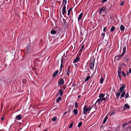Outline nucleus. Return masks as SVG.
<instances>
[{"label": "nucleus", "mask_w": 131, "mask_h": 131, "mask_svg": "<svg viewBox=\"0 0 131 131\" xmlns=\"http://www.w3.org/2000/svg\"><path fill=\"white\" fill-rule=\"evenodd\" d=\"M92 108L91 106H89L88 107H87V105L85 106L83 108L84 114L86 115L87 113H89Z\"/></svg>", "instance_id": "f257e3e1"}, {"label": "nucleus", "mask_w": 131, "mask_h": 131, "mask_svg": "<svg viewBox=\"0 0 131 131\" xmlns=\"http://www.w3.org/2000/svg\"><path fill=\"white\" fill-rule=\"evenodd\" d=\"M126 51V48H125H125H124L123 49V51L122 54L121 55H117V56H118V57L119 58H120V59H121L123 57Z\"/></svg>", "instance_id": "f03ea898"}, {"label": "nucleus", "mask_w": 131, "mask_h": 131, "mask_svg": "<svg viewBox=\"0 0 131 131\" xmlns=\"http://www.w3.org/2000/svg\"><path fill=\"white\" fill-rule=\"evenodd\" d=\"M64 83V81L62 79H60L58 81V84L60 85H63Z\"/></svg>", "instance_id": "7ed1b4c3"}, {"label": "nucleus", "mask_w": 131, "mask_h": 131, "mask_svg": "<svg viewBox=\"0 0 131 131\" xmlns=\"http://www.w3.org/2000/svg\"><path fill=\"white\" fill-rule=\"evenodd\" d=\"M94 60L92 61L90 63V67L91 69L93 68L94 66Z\"/></svg>", "instance_id": "20e7f679"}, {"label": "nucleus", "mask_w": 131, "mask_h": 131, "mask_svg": "<svg viewBox=\"0 0 131 131\" xmlns=\"http://www.w3.org/2000/svg\"><path fill=\"white\" fill-rule=\"evenodd\" d=\"M100 11L99 12L100 14H101L103 11H104L105 9V8L104 7H102L101 8H100Z\"/></svg>", "instance_id": "39448f33"}, {"label": "nucleus", "mask_w": 131, "mask_h": 131, "mask_svg": "<svg viewBox=\"0 0 131 131\" xmlns=\"http://www.w3.org/2000/svg\"><path fill=\"white\" fill-rule=\"evenodd\" d=\"M63 9H62V14L63 15H64L65 13L66 12V6L65 5L63 7Z\"/></svg>", "instance_id": "423d86ee"}, {"label": "nucleus", "mask_w": 131, "mask_h": 131, "mask_svg": "<svg viewBox=\"0 0 131 131\" xmlns=\"http://www.w3.org/2000/svg\"><path fill=\"white\" fill-rule=\"evenodd\" d=\"M102 100L101 98L98 99L96 101V104H99L100 103H101L102 102Z\"/></svg>", "instance_id": "0eeeda50"}, {"label": "nucleus", "mask_w": 131, "mask_h": 131, "mask_svg": "<svg viewBox=\"0 0 131 131\" xmlns=\"http://www.w3.org/2000/svg\"><path fill=\"white\" fill-rule=\"evenodd\" d=\"M80 58L79 57H77L74 60L73 63H75L78 62Z\"/></svg>", "instance_id": "6e6552de"}, {"label": "nucleus", "mask_w": 131, "mask_h": 131, "mask_svg": "<svg viewBox=\"0 0 131 131\" xmlns=\"http://www.w3.org/2000/svg\"><path fill=\"white\" fill-rule=\"evenodd\" d=\"M61 62V64L60 65V71H62V69L63 67V61L62 59H61V60L60 61V62Z\"/></svg>", "instance_id": "1a4fd4ad"}, {"label": "nucleus", "mask_w": 131, "mask_h": 131, "mask_svg": "<svg viewBox=\"0 0 131 131\" xmlns=\"http://www.w3.org/2000/svg\"><path fill=\"white\" fill-rule=\"evenodd\" d=\"M16 119L18 120H20L21 119V115H19L16 116Z\"/></svg>", "instance_id": "9d476101"}, {"label": "nucleus", "mask_w": 131, "mask_h": 131, "mask_svg": "<svg viewBox=\"0 0 131 131\" xmlns=\"http://www.w3.org/2000/svg\"><path fill=\"white\" fill-rule=\"evenodd\" d=\"M121 68L119 67H118V75L121 74Z\"/></svg>", "instance_id": "9b49d317"}, {"label": "nucleus", "mask_w": 131, "mask_h": 131, "mask_svg": "<svg viewBox=\"0 0 131 131\" xmlns=\"http://www.w3.org/2000/svg\"><path fill=\"white\" fill-rule=\"evenodd\" d=\"M125 85H123L120 88L119 91H123V90L125 88Z\"/></svg>", "instance_id": "f8f14e48"}, {"label": "nucleus", "mask_w": 131, "mask_h": 131, "mask_svg": "<svg viewBox=\"0 0 131 131\" xmlns=\"http://www.w3.org/2000/svg\"><path fill=\"white\" fill-rule=\"evenodd\" d=\"M58 93L60 94V96L62 95L63 94V91L62 90H59Z\"/></svg>", "instance_id": "ddd939ff"}, {"label": "nucleus", "mask_w": 131, "mask_h": 131, "mask_svg": "<svg viewBox=\"0 0 131 131\" xmlns=\"http://www.w3.org/2000/svg\"><path fill=\"white\" fill-rule=\"evenodd\" d=\"M125 27L124 26L122 25H121L120 28L121 30L122 31L123 30L125 29Z\"/></svg>", "instance_id": "4468645a"}, {"label": "nucleus", "mask_w": 131, "mask_h": 131, "mask_svg": "<svg viewBox=\"0 0 131 131\" xmlns=\"http://www.w3.org/2000/svg\"><path fill=\"white\" fill-rule=\"evenodd\" d=\"M83 15V14L82 13H81L79 15V16L78 18V20L79 21L81 19L82 17V16Z\"/></svg>", "instance_id": "2eb2a0df"}, {"label": "nucleus", "mask_w": 131, "mask_h": 131, "mask_svg": "<svg viewBox=\"0 0 131 131\" xmlns=\"http://www.w3.org/2000/svg\"><path fill=\"white\" fill-rule=\"evenodd\" d=\"M105 95V94H101L99 95V97L100 98H102Z\"/></svg>", "instance_id": "dca6fc26"}, {"label": "nucleus", "mask_w": 131, "mask_h": 131, "mask_svg": "<svg viewBox=\"0 0 131 131\" xmlns=\"http://www.w3.org/2000/svg\"><path fill=\"white\" fill-rule=\"evenodd\" d=\"M73 112L75 114L77 115L78 113V111L77 109H75L73 110Z\"/></svg>", "instance_id": "f3484780"}, {"label": "nucleus", "mask_w": 131, "mask_h": 131, "mask_svg": "<svg viewBox=\"0 0 131 131\" xmlns=\"http://www.w3.org/2000/svg\"><path fill=\"white\" fill-rule=\"evenodd\" d=\"M124 106L126 107V108L129 109L130 108V106L129 105H128L127 104H126L124 105Z\"/></svg>", "instance_id": "a211bd4d"}, {"label": "nucleus", "mask_w": 131, "mask_h": 131, "mask_svg": "<svg viewBox=\"0 0 131 131\" xmlns=\"http://www.w3.org/2000/svg\"><path fill=\"white\" fill-rule=\"evenodd\" d=\"M120 58H119L118 56H116L115 57V61H118L119 59Z\"/></svg>", "instance_id": "6ab92c4d"}, {"label": "nucleus", "mask_w": 131, "mask_h": 131, "mask_svg": "<svg viewBox=\"0 0 131 131\" xmlns=\"http://www.w3.org/2000/svg\"><path fill=\"white\" fill-rule=\"evenodd\" d=\"M61 99V98L60 97H59L56 100V101L57 102H59V101H60Z\"/></svg>", "instance_id": "aec40b11"}, {"label": "nucleus", "mask_w": 131, "mask_h": 131, "mask_svg": "<svg viewBox=\"0 0 131 131\" xmlns=\"http://www.w3.org/2000/svg\"><path fill=\"white\" fill-rule=\"evenodd\" d=\"M107 118H107V117L106 116L105 117V118L104 119V121H103V124H104L106 122V121L107 119Z\"/></svg>", "instance_id": "412c9836"}, {"label": "nucleus", "mask_w": 131, "mask_h": 131, "mask_svg": "<svg viewBox=\"0 0 131 131\" xmlns=\"http://www.w3.org/2000/svg\"><path fill=\"white\" fill-rule=\"evenodd\" d=\"M56 33V31L54 30H52L51 31V34H55Z\"/></svg>", "instance_id": "4be33fe9"}, {"label": "nucleus", "mask_w": 131, "mask_h": 131, "mask_svg": "<svg viewBox=\"0 0 131 131\" xmlns=\"http://www.w3.org/2000/svg\"><path fill=\"white\" fill-rule=\"evenodd\" d=\"M120 92L117 93L116 95V97L117 99H118L120 94Z\"/></svg>", "instance_id": "5701e85b"}, {"label": "nucleus", "mask_w": 131, "mask_h": 131, "mask_svg": "<svg viewBox=\"0 0 131 131\" xmlns=\"http://www.w3.org/2000/svg\"><path fill=\"white\" fill-rule=\"evenodd\" d=\"M115 29V27L114 26H113L111 28L110 30L111 31H113Z\"/></svg>", "instance_id": "b1692460"}, {"label": "nucleus", "mask_w": 131, "mask_h": 131, "mask_svg": "<svg viewBox=\"0 0 131 131\" xmlns=\"http://www.w3.org/2000/svg\"><path fill=\"white\" fill-rule=\"evenodd\" d=\"M58 71H56L53 74V76L54 77H55L56 76V75H57V74L58 73Z\"/></svg>", "instance_id": "393cba45"}, {"label": "nucleus", "mask_w": 131, "mask_h": 131, "mask_svg": "<svg viewBox=\"0 0 131 131\" xmlns=\"http://www.w3.org/2000/svg\"><path fill=\"white\" fill-rule=\"evenodd\" d=\"M72 9V8H70L68 10V15H69L70 14V12L71 11Z\"/></svg>", "instance_id": "a878e982"}, {"label": "nucleus", "mask_w": 131, "mask_h": 131, "mask_svg": "<svg viewBox=\"0 0 131 131\" xmlns=\"http://www.w3.org/2000/svg\"><path fill=\"white\" fill-rule=\"evenodd\" d=\"M90 78V77L89 76H87L85 80V81H87Z\"/></svg>", "instance_id": "bb28decb"}, {"label": "nucleus", "mask_w": 131, "mask_h": 131, "mask_svg": "<svg viewBox=\"0 0 131 131\" xmlns=\"http://www.w3.org/2000/svg\"><path fill=\"white\" fill-rule=\"evenodd\" d=\"M104 79L103 78H102L101 79L100 81V83L101 84H102L103 83V82L104 81Z\"/></svg>", "instance_id": "cd10ccee"}, {"label": "nucleus", "mask_w": 131, "mask_h": 131, "mask_svg": "<svg viewBox=\"0 0 131 131\" xmlns=\"http://www.w3.org/2000/svg\"><path fill=\"white\" fill-rule=\"evenodd\" d=\"M82 125V122H80L79 123V124H78V127H80L81 125Z\"/></svg>", "instance_id": "c85d7f7f"}, {"label": "nucleus", "mask_w": 131, "mask_h": 131, "mask_svg": "<svg viewBox=\"0 0 131 131\" xmlns=\"http://www.w3.org/2000/svg\"><path fill=\"white\" fill-rule=\"evenodd\" d=\"M125 91H126V90H123V91H120V93H122V94H124L125 95Z\"/></svg>", "instance_id": "c756f323"}, {"label": "nucleus", "mask_w": 131, "mask_h": 131, "mask_svg": "<svg viewBox=\"0 0 131 131\" xmlns=\"http://www.w3.org/2000/svg\"><path fill=\"white\" fill-rule=\"evenodd\" d=\"M57 119L56 117H54L52 118V120L54 121H55Z\"/></svg>", "instance_id": "7c9ffc66"}, {"label": "nucleus", "mask_w": 131, "mask_h": 131, "mask_svg": "<svg viewBox=\"0 0 131 131\" xmlns=\"http://www.w3.org/2000/svg\"><path fill=\"white\" fill-rule=\"evenodd\" d=\"M78 103L77 102H75V107L76 108H77L78 107Z\"/></svg>", "instance_id": "2f4dec72"}, {"label": "nucleus", "mask_w": 131, "mask_h": 131, "mask_svg": "<svg viewBox=\"0 0 131 131\" xmlns=\"http://www.w3.org/2000/svg\"><path fill=\"white\" fill-rule=\"evenodd\" d=\"M129 97V94L128 93H126L125 95V97L127 98Z\"/></svg>", "instance_id": "473e14b6"}, {"label": "nucleus", "mask_w": 131, "mask_h": 131, "mask_svg": "<svg viewBox=\"0 0 131 131\" xmlns=\"http://www.w3.org/2000/svg\"><path fill=\"white\" fill-rule=\"evenodd\" d=\"M122 74L124 77H125L126 76V74L123 71L122 72Z\"/></svg>", "instance_id": "72a5a7b5"}, {"label": "nucleus", "mask_w": 131, "mask_h": 131, "mask_svg": "<svg viewBox=\"0 0 131 131\" xmlns=\"http://www.w3.org/2000/svg\"><path fill=\"white\" fill-rule=\"evenodd\" d=\"M67 0H63V5H65L66 4Z\"/></svg>", "instance_id": "f704fd0d"}, {"label": "nucleus", "mask_w": 131, "mask_h": 131, "mask_svg": "<svg viewBox=\"0 0 131 131\" xmlns=\"http://www.w3.org/2000/svg\"><path fill=\"white\" fill-rule=\"evenodd\" d=\"M73 122L72 123H71V124L69 126V128H71L72 127L73 124Z\"/></svg>", "instance_id": "c9c22d12"}, {"label": "nucleus", "mask_w": 131, "mask_h": 131, "mask_svg": "<svg viewBox=\"0 0 131 131\" xmlns=\"http://www.w3.org/2000/svg\"><path fill=\"white\" fill-rule=\"evenodd\" d=\"M101 99H102V101L104 100V101H105L106 100V98H101Z\"/></svg>", "instance_id": "e433bc0d"}, {"label": "nucleus", "mask_w": 131, "mask_h": 131, "mask_svg": "<svg viewBox=\"0 0 131 131\" xmlns=\"http://www.w3.org/2000/svg\"><path fill=\"white\" fill-rule=\"evenodd\" d=\"M124 58H125V60H126L127 61H128L129 60V59L127 58V57H125Z\"/></svg>", "instance_id": "4c0bfd02"}, {"label": "nucleus", "mask_w": 131, "mask_h": 131, "mask_svg": "<svg viewBox=\"0 0 131 131\" xmlns=\"http://www.w3.org/2000/svg\"><path fill=\"white\" fill-rule=\"evenodd\" d=\"M115 113V112H113L110 115L111 116H112L114 115Z\"/></svg>", "instance_id": "58836bf2"}, {"label": "nucleus", "mask_w": 131, "mask_h": 131, "mask_svg": "<svg viewBox=\"0 0 131 131\" xmlns=\"http://www.w3.org/2000/svg\"><path fill=\"white\" fill-rule=\"evenodd\" d=\"M68 71L67 73V75H69V73H70V72L69 71V70H68Z\"/></svg>", "instance_id": "ea45409f"}, {"label": "nucleus", "mask_w": 131, "mask_h": 131, "mask_svg": "<svg viewBox=\"0 0 131 131\" xmlns=\"http://www.w3.org/2000/svg\"><path fill=\"white\" fill-rule=\"evenodd\" d=\"M124 94H122L121 96V97H120L121 98H122V97H123L124 96Z\"/></svg>", "instance_id": "a19ab883"}, {"label": "nucleus", "mask_w": 131, "mask_h": 131, "mask_svg": "<svg viewBox=\"0 0 131 131\" xmlns=\"http://www.w3.org/2000/svg\"><path fill=\"white\" fill-rule=\"evenodd\" d=\"M106 27H105L104 29H103V31H104V32H105V31H106Z\"/></svg>", "instance_id": "79ce46f5"}, {"label": "nucleus", "mask_w": 131, "mask_h": 131, "mask_svg": "<svg viewBox=\"0 0 131 131\" xmlns=\"http://www.w3.org/2000/svg\"><path fill=\"white\" fill-rule=\"evenodd\" d=\"M128 124V123H126L124 124H123V127H124L125 126H126Z\"/></svg>", "instance_id": "37998d69"}, {"label": "nucleus", "mask_w": 131, "mask_h": 131, "mask_svg": "<svg viewBox=\"0 0 131 131\" xmlns=\"http://www.w3.org/2000/svg\"><path fill=\"white\" fill-rule=\"evenodd\" d=\"M84 45H83L81 47V49H80V51L81 50H82V49L84 48Z\"/></svg>", "instance_id": "c03bdc74"}, {"label": "nucleus", "mask_w": 131, "mask_h": 131, "mask_svg": "<svg viewBox=\"0 0 131 131\" xmlns=\"http://www.w3.org/2000/svg\"><path fill=\"white\" fill-rule=\"evenodd\" d=\"M107 1V0H103L102 1V3H104V2H105L106 1Z\"/></svg>", "instance_id": "a18cd8bd"}, {"label": "nucleus", "mask_w": 131, "mask_h": 131, "mask_svg": "<svg viewBox=\"0 0 131 131\" xmlns=\"http://www.w3.org/2000/svg\"><path fill=\"white\" fill-rule=\"evenodd\" d=\"M124 2H122L120 4V5L122 6H123L124 5Z\"/></svg>", "instance_id": "49530a36"}, {"label": "nucleus", "mask_w": 131, "mask_h": 131, "mask_svg": "<svg viewBox=\"0 0 131 131\" xmlns=\"http://www.w3.org/2000/svg\"><path fill=\"white\" fill-rule=\"evenodd\" d=\"M74 66L75 67H78V64L77 63H75L74 64Z\"/></svg>", "instance_id": "de8ad7c7"}, {"label": "nucleus", "mask_w": 131, "mask_h": 131, "mask_svg": "<svg viewBox=\"0 0 131 131\" xmlns=\"http://www.w3.org/2000/svg\"><path fill=\"white\" fill-rule=\"evenodd\" d=\"M105 35V33H103V34H102V35L103 36V38L104 37Z\"/></svg>", "instance_id": "09e8293b"}, {"label": "nucleus", "mask_w": 131, "mask_h": 131, "mask_svg": "<svg viewBox=\"0 0 131 131\" xmlns=\"http://www.w3.org/2000/svg\"><path fill=\"white\" fill-rule=\"evenodd\" d=\"M129 73H131V68L129 69Z\"/></svg>", "instance_id": "8fccbe9b"}, {"label": "nucleus", "mask_w": 131, "mask_h": 131, "mask_svg": "<svg viewBox=\"0 0 131 131\" xmlns=\"http://www.w3.org/2000/svg\"><path fill=\"white\" fill-rule=\"evenodd\" d=\"M4 117H3L1 119L3 121L4 120Z\"/></svg>", "instance_id": "3c124183"}, {"label": "nucleus", "mask_w": 131, "mask_h": 131, "mask_svg": "<svg viewBox=\"0 0 131 131\" xmlns=\"http://www.w3.org/2000/svg\"><path fill=\"white\" fill-rule=\"evenodd\" d=\"M61 60H58V62H58V63H59V62H60V61H61Z\"/></svg>", "instance_id": "603ef678"}, {"label": "nucleus", "mask_w": 131, "mask_h": 131, "mask_svg": "<svg viewBox=\"0 0 131 131\" xmlns=\"http://www.w3.org/2000/svg\"><path fill=\"white\" fill-rule=\"evenodd\" d=\"M119 77V78H120L121 76V74L118 75Z\"/></svg>", "instance_id": "864d4df0"}, {"label": "nucleus", "mask_w": 131, "mask_h": 131, "mask_svg": "<svg viewBox=\"0 0 131 131\" xmlns=\"http://www.w3.org/2000/svg\"><path fill=\"white\" fill-rule=\"evenodd\" d=\"M67 113V112H65L64 113V114H63V116H64V115L65 114H66Z\"/></svg>", "instance_id": "5fc2aeb1"}, {"label": "nucleus", "mask_w": 131, "mask_h": 131, "mask_svg": "<svg viewBox=\"0 0 131 131\" xmlns=\"http://www.w3.org/2000/svg\"><path fill=\"white\" fill-rule=\"evenodd\" d=\"M80 97H81V96L80 95H79L78 96V97L79 98Z\"/></svg>", "instance_id": "6e6d98bb"}, {"label": "nucleus", "mask_w": 131, "mask_h": 131, "mask_svg": "<svg viewBox=\"0 0 131 131\" xmlns=\"http://www.w3.org/2000/svg\"><path fill=\"white\" fill-rule=\"evenodd\" d=\"M66 88V87H63V89H65Z\"/></svg>", "instance_id": "4d7b16f0"}, {"label": "nucleus", "mask_w": 131, "mask_h": 131, "mask_svg": "<svg viewBox=\"0 0 131 131\" xmlns=\"http://www.w3.org/2000/svg\"><path fill=\"white\" fill-rule=\"evenodd\" d=\"M129 73L127 72V75H128V74H129Z\"/></svg>", "instance_id": "13d9d810"}, {"label": "nucleus", "mask_w": 131, "mask_h": 131, "mask_svg": "<svg viewBox=\"0 0 131 131\" xmlns=\"http://www.w3.org/2000/svg\"><path fill=\"white\" fill-rule=\"evenodd\" d=\"M2 108L3 107V106L2 105Z\"/></svg>", "instance_id": "bf43d9fd"}, {"label": "nucleus", "mask_w": 131, "mask_h": 131, "mask_svg": "<svg viewBox=\"0 0 131 131\" xmlns=\"http://www.w3.org/2000/svg\"><path fill=\"white\" fill-rule=\"evenodd\" d=\"M45 131H48V130H45Z\"/></svg>", "instance_id": "052dcab7"}]
</instances>
